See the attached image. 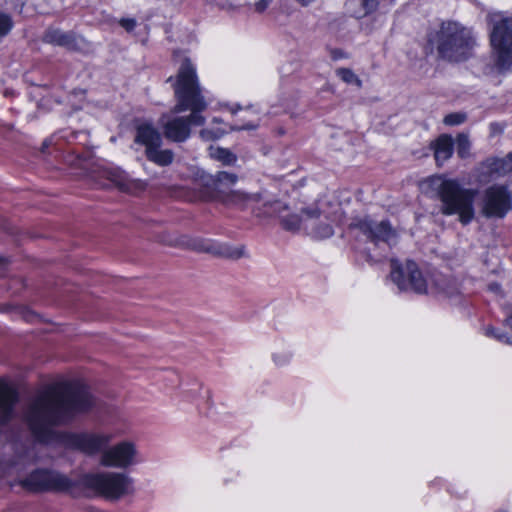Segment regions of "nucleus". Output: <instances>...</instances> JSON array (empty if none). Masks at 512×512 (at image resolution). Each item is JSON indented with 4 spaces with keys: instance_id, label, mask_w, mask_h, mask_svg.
I'll use <instances>...</instances> for the list:
<instances>
[{
    "instance_id": "nucleus-1",
    "label": "nucleus",
    "mask_w": 512,
    "mask_h": 512,
    "mask_svg": "<svg viewBox=\"0 0 512 512\" xmlns=\"http://www.w3.org/2000/svg\"><path fill=\"white\" fill-rule=\"evenodd\" d=\"M37 397L24 413V421L35 442L61 444L87 454L100 452L108 443L103 436L56 431L54 427L70 423L78 414L94 406L88 388L79 382H63Z\"/></svg>"
},
{
    "instance_id": "nucleus-2",
    "label": "nucleus",
    "mask_w": 512,
    "mask_h": 512,
    "mask_svg": "<svg viewBox=\"0 0 512 512\" xmlns=\"http://www.w3.org/2000/svg\"><path fill=\"white\" fill-rule=\"evenodd\" d=\"M176 104L171 113L178 114L187 110L188 116H162L160 123L166 139L182 143L191 135V126H202L205 118L201 112L207 108V103L201 93L196 70L189 59H185L173 82Z\"/></svg>"
},
{
    "instance_id": "nucleus-3",
    "label": "nucleus",
    "mask_w": 512,
    "mask_h": 512,
    "mask_svg": "<svg viewBox=\"0 0 512 512\" xmlns=\"http://www.w3.org/2000/svg\"><path fill=\"white\" fill-rule=\"evenodd\" d=\"M127 482V477L119 473H85L71 479L54 470L37 468L20 485L33 493L53 491L77 496L82 490H89L106 499H118L124 494Z\"/></svg>"
},
{
    "instance_id": "nucleus-4",
    "label": "nucleus",
    "mask_w": 512,
    "mask_h": 512,
    "mask_svg": "<svg viewBox=\"0 0 512 512\" xmlns=\"http://www.w3.org/2000/svg\"><path fill=\"white\" fill-rule=\"evenodd\" d=\"M427 43L431 50L436 49L439 59L460 63L473 56L477 37L472 28L456 21H446L428 35Z\"/></svg>"
},
{
    "instance_id": "nucleus-5",
    "label": "nucleus",
    "mask_w": 512,
    "mask_h": 512,
    "mask_svg": "<svg viewBox=\"0 0 512 512\" xmlns=\"http://www.w3.org/2000/svg\"><path fill=\"white\" fill-rule=\"evenodd\" d=\"M426 183L436 191L440 201L439 210L443 215H457L462 225H467L474 219L476 190L465 188L459 181L442 176L429 177Z\"/></svg>"
},
{
    "instance_id": "nucleus-6",
    "label": "nucleus",
    "mask_w": 512,
    "mask_h": 512,
    "mask_svg": "<svg viewBox=\"0 0 512 512\" xmlns=\"http://www.w3.org/2000/svg\"><path fill=\"white\" fill-rule=\"evenodd\" d=\"M493 67L499 74L512 73V17L495 21L490 31Z\"/></svg>"
},
{
    "instance_id": "nucleus-7",
    "label": "nucleus",
    "mask_w": 512,
    "mask_h": 512,
    "mask_svg": "<svg viewBox=\"0 0 512 512\" xmlns=\"http://www.w3.org/2000/svg\"><path fill=\"white\" fill-rule=\"evenodd\" d=\"M161 242L169 246L187 248L199 252H207L232 260H238L247 256L245 246L243 245L231 246L228 244H218L210 240L191 238L187 235L174 238L163 237Z\"/></svg>"
},
{
    "instance_id": "nucleus-8",
    "label": "nucleus",
    "mask_w": 512,
    "mask_h": 512,
    "mask_svg": "<svg viewBox=\"0 0 512 512\" xmlns=\"http://www.w3.org/2000/svg\"><path fill=\"white\" fill-rule=\"evenodd\" d=\"M390 266V278L400 291H413L418 294L427 292L426 279L415 262L407 260L402 264L391 259Z\"/></svg>"
},
{
    "instance_id": "nucleus-9",
    "label": "nucleus",
    "mask_w": 512,
    "mask_h": 512,
    "mask_svg": "<svg viewBox=\"0 0 512 512\" xmlns=\"http://www.w3.org/2000/svg\"><path fill=\"white\" fill-rule=\"evenodd\" d=\"M136 142L145 145L147 159L158 166H168L174 160V152L170 149H162V137L160 133L148 123L137 127Z\"/></svg>"
},
{
    "instance_id": "nucleus-10",
    "label": "nucleus",
    "mask_w": 512,
    "mask_h": 512,
    "mask_svg": "<svg viewBox=\"0 0 512 512\" xmlns=\"http://www.w3.org/2000/svg\"><path fill=\"white\" fill-rule=\"evenodd\" d=\"M512 210L509 186L493 184L485 189L481 202V213L486 218H503Z\"/></svg>"
},
{
    "instance_id": "nucleus-11",
    "label": "nucleus",
    "mask_w": 512,
    "mask_h": 512,
    "mask_svg": "<svg viewBox=\"0 0 512 512\" xmlns=\"http://www.w3.org/2000/svg\"><path fill=\"white\" fill-rule=\"evenodd\" d=\"M510 173H512V152L503 158H487L476 167L474 177L477 183L486 185Z\"/></svg>"
},
{
    "instance_id": "nucleus-12",
    "label": "nucleus",
    "mask_w": 512,
    "mask_h": 512,
    "mask_svg": "<svg viewBox=\"0 0 512 512\" xmlns=\"http://www.w3.org/2000/svg\"><path fill=\"white\" fill-rule=\"evenodd\" d=\"M354 226L373 243L384 242L393 245L397 242V232L389 221H375L371 218L358 220Z\"/></svg>"
},
{
    "instance_id": "nucleus-13",
    "label": "nucleus",
    "mask_w": 512,
    "mask_h": 512,
    "mask_svg": "<svg viewBox=\"0 0 512 512\" xmlns=\"http://www.w3.org/2000/svg\"><path fill=\"white\" fill-rule=\"evenodd\" d=\"M42 42L63 47L69 51L82 52L89 46V42L74 31H62L59 28L48 27L43 35Z\"/></svg>"
},
{
    "instance_id": "nucleus-14",
    "label": "nucleus",
    "mask_w": 512,
    "mask_h": 512,
    "mask_svg": "<svg viewBox=\"0 0 512 512\" xmlns=\"http://www.w3.org/2000/svg\"><path fill=\"white\" fill-rule=\"evenodd\" d=\"M238 176L227 171H218L216 174L201 177V184L206 189L209 198L224 199L232 190L230 188L237 182Z\"/></svg>"
},
{
    "instance_id": "nucleus-15",
    "label": "nucleus",
    "mask_w": 512,
    "mask_h": 512,
    "mask_svg": "<svg viewBox=\"0 0 512 512\" xmlns=\"http://www.w3.org/2000/svg\"><path fill=\"white\" fill-rule=\"evenodd\" d=\"M91 177L99 188L114 187L121 192L128 191L127 175L119 167L99 166L92 171Z\"/></svg>"
},
{
    "instance_id": "nucleus-16",
    "label": "nucleus",
    "mask_w": 512,
    "mask_h": 512,
    "mask_svg": "<svg viewBox=\"0 0 512 512\" xmlns=\"http://www.w3.org/2000/svg\"><path fill=\"white\" fill-rule=\"evenodd\" d=\"M19 394L16 389L0 380V427H6L15 418Z\"/></svg>"
},
{
    "instance_id": "nucleus-17",
    "label": "nucleus",
    "mask_w": 512,
    "mask_h": 512,
    "mask_svg": "<svg viewBox=\"0 0 512 512\" xmlns=\"http://www.w3.org/2000/svg\"><path fill=\"white\" fill-rule=\"evenodd\" d=\"M103 466H128V441H122L117 447L107 450L101 457Z\"/></svg>"
},
{
    "instance_id": "nucleus-18",
    "label": "nucleus",
    "mask_w": 512,
    "mask_h": 512,
    "mask_svg": "<svg viewBox=\"0 0 512 512\" xmlns=\"http://www.w3.org/2000/svg\"><path fill=\"white\" fill-rule=\"evenodd\" d=\"M262 197L258 193H246L239 190H232L226 195L223 201L228 205H234L241 209L252 207L261 201Z\"/></svg>"
},
{
    "instance_id": "nucleus-19",
    "label": "nucleus",
    "mask_w": 512,
    "mask_h": 512,
    "mask_svg": "<svg viewBox=\"0 0 512 512\" xmlns=\"http://www.w3.org/2000/svg\"><path fill=\"white\" fill-rule=\"evenodd\" d=\"M453 153V138L450 135L442 134L434 144V156L436 162L441 165L448 160Z\"/></svg>"
},
{
    "instance_id": "nucleus-20",
    "label": "nucleus",
    "mask_w": 512,
    "mask_h": 512,
    "mask_svg": "<svg viewBox=\"0 0 512 512\" xmlns=\"http://www.w3.org/2000/svg\"><path fill=\"white\" fill-rule=\"evenodd\" d=\"M210 156L223 165L231 166L237 162V156L232 151L223 147H210Z\"/></svg>"
},
{
    "instance_id": "nucleus-21",
    "label": "nucleus",
    "mask_w": 512,
    "mask_h": 512,
    "mask_svg": "<svg viewBox=\"0 0 512 512\" xmlns=\"http://www.w3.org/2000/svg\"><path fill=\"white\" fill-rule=\"evenodd\" d=\"M301 217L303 219V227L314 229L315 224L321 217V211L316 205H312L301 209Z\"/></svg>"
},
{
    "instance_id": "nucleus-22",
    "label": "nucleus",
    "mask_w": 512,
    "mask_h": 512,
    "mask_svg": "<svg viewBox=\"0 0 512 512\" xmlns=\"http://www.w3.org/2000/svg\"><path fill=\"white\" fill-rule=\"evenodd\" d=\"M352 5H362L360 10L353 11V17L360 19L375 11L378 7V0H351Z\"/></svg>"
},
{
    "instance_id": "nucleus-23",
    "label": "nucleus",
    "mask_w": 512,
    "mask_h": 512,
    "mask_svg": "<svg viewBox=\"0 0 512 512\" xmlns=\"http://www.w3.org/2000/svg\"><path fill=\"white\" fill-rule=\"evenodd\" d=\"M281 223L284 229L294 231L303 227L301 214H284L281 216Z\"/></svg>"
},
{
    "instance_id": "nucleus-24",
    "label": "nucleus",
    "mask_w": 512,
    "mask_h": 512,
    "mask_svg": "<svg viewBox=\"0 0 512 512\" xmlns=\"http://www.w3.org/2000/svg\"><path fill=\"white\" fill-rule=\"evenodd\" d=\"M265 213L268 215H278L280 218L288 210V207L281 201L275 200L272 202H265Z\"/></svg>"
},
{
    "instance_id": "nucleus-25",
    "label": "nucleus",
    "mask_w": 512,
    "mask_h": 512,
    "mask_svg": "<svg viewBox=\"0 0 512 512\" xmlns=\"http://www.w3.org/2000/svg\"><path fill=\"white\" fill-rule=\"evenodd\" d=\"M456 150L457 154L461 158H465L469 154L470 141L467 134L460 133L456 138Z\"/></svg>"
},
{
    "instance_id": "nucleus-26",
    "label": "nucleus",
    "mask_w": 512,
    "mask_h": 512,
    "mask_svg": "<svg viewBox=\"0 0 512 512\" xmlns=\"http://www.w3.org/2000/svg\"><path fill=\"white\" fill-rule=\"evenodd\" d=\"M336 74L347 84H356L358 87L361 86V80L351 69L339 68L337 69Z\"/></svg>"
},
{
    "instance_id": "nucleus-27",
    "label": "nucleus",
    "mask_w": 512,
    "mask_h": 512,
    "mask_svg": "<svg viewBox=\"0 0 512 512\" xmlns=\"http://www.w3.org/2000/svg\"><path fill=\"white\" fill-rule=\"evenodd\" d=\"M14 22L12 17L7 13H0V39L7 36L13 29Z\"/></svg>"
},
{
    "instance_id": "nucleus-28",
    "label": "nucleus",
    "mask_w": 512,
    "mask_h": 512,
    "mask_svg": "<svg viewBox=\"0 0 512 512\" xmlns=\"http://www.w3.org/2000/svg\"><path fill=\"white\" fill-rule=\"evenodd\" d=\"M467 119V115L462 112H455L446 115L443 119V123L448 126H455L464 123Z\"/></svg>"
},
{
    "instance_id": "nucleus-29",
    "label": "nucleus",
    "mask_w": 512,
    "mask_h": 512,
    "mask_svg": "<svg viewBox=\"0 0 512 512\" xmlns=\"http://www.w3.org/2000/svg\"><path fill=\"white\" fill-rule=\"evenodd\" d=\"M486 335L495 337L497 340H499L501 342H505L507 344H511L512 345V338L511 337H509L505 332L498 331V330H496L493 327H488L486 329Z\"/></svg>"
},
{
    "instance_id": "nucleus-30",
    "label": "nucleus",
    "mask_w": 512,
    "mask_h": 512,
    "mask_svg": "<svg viewBox=\"0 0 512 512\" xmlns=\"http://www.w3.org/2000/svg\"><path fill=\"white\" fill-rule=\"evenodd\" d=\"M89 134L86 131H78V132H71L68 136V143L73 144L74 142L78 141L85 145V142L88 140Z\"/></svg>"
},
{
    "instance_id": "nucleus-31",
    "label": "nucleus",
    "mask_w": 512,
    "mask_h": 512,
    "mask_svg": "<svg viewBox=\"0 0 512 512\" xmlns=\"http://www.w3.org/2000/svg\"><path fill=\"white\" fill-rule=\"evenodd\" d=\"M143 460L144 459L137 451L136 446L133 443H130V466L141 463Z\"/></svg>"
},
{
    "instance_id": "nucleus-32",
    "label": "nucleus",
    "mask_w": 512,
    "mask_h": 512,
    "mask_svg": "<svg viewBox=\"0 0 512 512\" xmlns=\"http://www.w3.org/2000/svg\"><path fill=\"white\" fill-rule=\"evenodd\" d=\"M259 126L258 121H249L245 125L239 126V125H233L231 127L232 131H241V130H255Z\"/></svg>"
},
{
    "instance_id": "nucleus-33",
    "label": "nucleus",
    "mask_w": 512,
    "mask_h": 512,
    "mask_svg": "<svg viewBox=\"0 0 512 512\" xmlns=\"http://www.w3.org/2000/svg\"><path fill=\"white\" fill-rule=\"evenodd\" d=\"M315 233L319 237L325 238V237H329L333 234V229L329 224H324V225L320 226L318 229H316Z\"/></svg>"
},
{
    "instance_id": "nucleus-34",
    "label": "nucleus",
    "mask_w": 512,
    "mask_h": 512,
    "mask_svg": "<svg viewBox=\"0 0 512 512\" xmlns=\"http://www.w3.org/2000/svg\"><path fill=\"white\" fill-rule=\"evenodd\" d=\"M72 153L75 154L76 157L81 161H87L92 155V151L89 149H85L84 151L72 149Z\"/></svg>"
},
{
    "instance_id": "nucleus-35",
    "label": "nucleus",
    "mask_w": 512,
    "mask_h": 512,
    "mask_svg": "<svg viewBox=\"0 0 512 512\" xmlns=\"http://www.w3.org/2000/svg\"><path fill=\"white\" fill-rule=\"evenodd\" d=\"M273 360L277 365H284L289 361V355L282 353V354H274Z\"/></svg>"
},
{
    "instance_id": "nucleus-36",
    "label": "nucleus",
    "mask_w": 512,
    "mask_h": 512,
    "mask_svg": "<svg viewBox=\"0 0 512 512\" xmlns=\"http://www.w3.org/2000/svg\"><path fill=\"white\" fill-rule=\"evenodd\" d=\"M271 0H259L255 3V10L259 13L265 11L270 5Z\"/></svg>"
},
{
    "instance_id": "nucleus-37",
    "label": "nucleus",
    "mask_w": 512,
    "mask_h": 512,
    "mask_svg": "<svg viewBox=\"0 0 512 512\" xmlns=\"http://www.w3.org/2000/svg\"><path fill=\"white\" fill-rule=\"evenodd\" d=\"M362 8V5H352L351 4V0H348L347 3H346V10H347V13L353 17V11H357V10H360Z\"/></svg>"
},
{
    "instance_id": "nucleus-38",
    "label": "nucleus",
    "mask_w": 512,
    "mask_h": 512,
    "mask_svg": "<svg viewBox=\"0 0 512 512\" xmlns=\"http://www.w3.org/2000/svg\"><path fill=\"white\" fill-rule=\"evenodd\" d=\"M489 290L495 293L500 292L501 287L498 283H490L488 286Z\"/></svg>"
},
{
    "instance_id": "nucleus-39",
    "label": "nucleus",
    "mask_w": 512,
    "mask_h": 512,
    "mask_svg": "<svg viewBox=\"0 0 512 512\" xmlns=\"http://www.w3.org/2000/svg\"><path fill=\"white\" fill-rule=\"evenodd\" d=\"M119 24L126 30L128 31V18L127 17H123L120 19L119 21Z\"/></svg>"
},
{
    "instance_id": "nucleus-40",
    "label": "nucleus",
    "mask_w": 512,
    "mask_h": 512,
    "mask_svg": "<svg viewBox=\"0 0 512 512\" xmlns=\"http://www.w3.org/2000/svg\"><path fill=\"white\" fill-rule=\"evenodd\" d=\"M8 261L6 258L0 256V268H3L7 265Z\"/></svg>"
},
{
    "instance_id": "nucleus-41",
    "label": "nucleus",
    "mask_w": 512,
    "mask_h": 512,
    "mask_svg": "<svg viewBox=\"0 0 512 512\" xmlns=\"http://www.w3.org/2000/svg\"><path fill=\"white\" fill-rule=\"evenodd\" d=\"M506 322L512 328V314L506 319Z\"/></svg>"
},
{
    "instance_id": "nucleus-42",
    "label": "nucleus",
    "mask_w": 512,
    "mask_h": 512,
    "mask_svg": "<svg viewBox=\"0 0 512 512\" xmlns=\"http://www.w3.org/2000/svg\"><path fill=\"white\" fill-rule=\"evenodd\" d=\"M129 24H130V31H131L135 26V21L133 19H130Z\"/></svg>"
},
{
    "instance_id": "nucleus-43",
    "label": "nucleus",
    "mask_w": 512,
    "mask_h": 512,
    "mask_svg": "<svg viewBox=\"0 0 512 512\" xmlns=\"http://www.w3.org/2000/svg\"><path fill=\"white\" fill-rule=\"evenodd\" d=\"M241 107L239 105H237L235 108H232V113L235 114L238 110H240Z\"/></svg>"
},
{
    "instance_id": "nucleus-44",
    "label": "nucleus",
    "mask_w": 512,
    "mask_h": 512,
    "mask_svg": "<svg viewBox=\"0 0 512 512\" xmlns=\"http://www.w3.org/2000/svg\"><path fill=\"white\" fill-rule=\"evenodd\" d=\"M2 226H3V220H2V218L0 217V227H2Z\"/></svg>"
},
{
    "instance_id": "nucleus-45",
    "label": "nucleus",
    "mask_w": 512,
    "mask_h": 512,
    "mask_svg": "<svg viewBox=\"0 0 512 512\" xmlns=\"http://www.w3.org/2000/svg\"><path fill=\"white\" fill-rule=\"evenodd\" d=\"M139 184H140V183H139L138 181H135V182L133 183V185H134V186H138Z\"/></svg>"
},
{
    "instance_id": "nucleus-46",
    "label": "nucleus",
    "mask_w": 512,
    "mask_h": 512,
    "mask_svg": "<svg viewBox=\"0 0 512 512\" xmlns=\"http://www.w3.org/2000/svg\"><path fill=\"white\" fill-rule=\"evenodd\" d=\"M201 135H202V137H204V135H205V131L204 130L201 131Z\"/></svg>"
},
{
    "instance_id": "nucleus-47",
    "label": "nucleus",
    "mask_w": 512,
    "mask_h": 512,
    "mask_svg": "<svg viewBox=\"0 0 512 512\" xmlns=\"http://www.w3.org/2000/svg\"><path fill=\"white\" fill-rule=\"evenodd\" d=\"M167 81H168V82H172V81H173V80H172V77L168 78V80H167Z\"/></svg>"
}]
</instances>
